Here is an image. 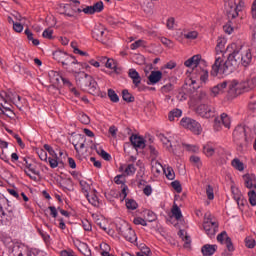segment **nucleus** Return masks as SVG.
Returning a JSON list of instances; mask_svg holds the SVG:
<instances>
[{
	"label": "nucleus",
	"instance_id": "nucleus-1",
	"mask_svg": "<svg viewBox=\"0 0 256 256\" xmlns=\"http://www.w3.org/2000/svg\"><path fill=\"white\" fill-rule=\"evenodd\" d=\"M226 51H228L229 55L225 62H223L220 56H216L210 72L213 77H217L218 75H231V73L237 70L240 63L243 67H249L251 61H253L251 49H247L241 53V46H237L235 43L230 44Z\"/></svg>",
	"mask_w": 256,
	"mask_h": 256
},
{
	"label": "nucleus",
	"instance_id": "nucleus-2",
	"mask_svg": "<svg viewBox=\"0 0 256 256\" xmlns=\"http://www.w3.org/2000/svg\"><path fill=\"white\" fill-rule=\"evenodd\" d=\"M247 129L249 128L243 125H238L233 132L234 142L236 143L238 151L240 152L245 151V149H247V146L249 145V139L247 138Z\"/></svg>",
	"mask_w": 256,
	"mask_h": 256
},
{
	"label": "nucleus",
	"instance_id": "nucleus-3",
	"mask_svg": "<svg viewBox=\"0 0 256 256\" xmlns=\"http://www.w3.org/2000/svg\"><path fill=\"white\" fill-rule=\"evenodd\" d=\"M248 86L249 83L247 82V80L242 82H239L237 80L231 81L228 89L229 97L235 99V97H238V95H241L242 93H247V91H251Z\"/></svg>",
	"mask_w": 256,
	"mask_h": 256
},
{
	"label": "nucleus",
	"instance_id": "nucleus-4",
	"mask_svg": "<svg viewBox=\"0 0 256 256\" xmlns=\"http://www.w3.org/2000/svg\"><path fill=\"white\" fill-rule=\"evenodd\" d=\"M22 165L26 167L27 170H24L25 174L32 179V181H37V177L41 175V172L37 169V164L31 158H22ZM36 175V176H35Z\"/></svg>",
	"mask_w": 256,
	"mask_h": 256
},
{
	"label": "nucleus",
	"instance_id": "nucleus-5",
	"mask_svg": "<svg viewBox=\"0 0 256 256\" xmlns=\"http://www.w3.org/2000/svg\"><path fill=\"white\" fill-rule=\"evenodd\" d=\"M180 125L184 127V129H189L194 135H201V131H203L201 124L193 118H182Z\"/></svg>",
	"mask_w": 256,
	"mask_h": 256
},
{
	"label": "nucleus",
	"instance_id": "nucleus-6",
	"mask_svg": "<svg viewBox=\"0 0 256 256\" xmlns=\"http://www.w3.org/2000/svg\"><path fill=\"white\" fill-rule=\"evenodd\" d=\"M118 231L126 241H129L130 243H137V234H135V230H133L129 224L120 226Z\"/></svg>",
	"mask_w": 256,
	"mask_h": 256
},
{
	"label": "nucleus",
	"instance_id": "nucleus-7",
	"mask_svg": "<svg viewBox=\"0 0 256 256\" xmlns=\"http://www.w3.org/2000/svg\"><path fill=\"white\" fill-rule=\"evenodd\" d=\"M245 8V1L239 0L237 4H229V9L226 10V15L228 19H237L239 13Z\"/></svg>",
	"mask_w": 256,
	"mask_h": 256
},
{
	"label": "nucleus",
	"instance_id": "nucleus-8",
	"mask_svg": "<svg viewBox=\"0 0 256 256\" xmlns=\"http://www.w3.org/2000/svg\"><path fill=\"white\" fill-rule=\"evenodd\" d=\"M196 113L204 119H211V117H215V107L207 104H200L196 108Z\"/></svg>",
	"mask_w": 256,
	"mask_h": 256
},
{
	"label": "nucleus",
	"instance_id": "nucleus-9",
	"mask_svg": "<svg viewBox=\"0 0 256 256\" xmlns=\"http://www.w3.org/2000/svg\"><path fill=\"white\" fill-rule=\"evenodd\" d=\"M203 229L208 237H215V233L219 230V224L212 222L211 218H206L203 223Z\"/></svg>",
	"mask_w": 256,
	"mask_h": 256
},
{
	"label": "nucleus",
	"instance_id": "nucleus-10",
	"mask_svg": "<svg viewBox=\"0 0 256 256\" xmlns=\"http://www.w3.org/2000/svg\"><path fill=\"white\" fill-rule=\"evenodd\" d=\"M201 62V55H194L184 62L185 67H193L192 75H195L201 67L199 63Z\"/></svg>",
	"mask_w": 256,
	"mask_h": 256
},
{
	"label": "nucleus",
	"instance_id": "nucleus-11",
	"mask_svg": "<svg viewBox=\"0 0 256 256\" xmlns=\"http://www.w3.org/2000/svg\"><path fill=\"white\" fill-rule=\"evenodd\" d=\"M92 37L93 39H96V41L103 43V41H105V37H107V34L105 33V27H103L101 24L96 25L92 30Z\"/></svg>",
	"mask_w": 256,
	"mask_h": 256
},
{
	"label": "nucleus",
	"instance_id": "nucleus-12",
	"mask_svg": "<svg viewBox=\"0 0 256 256\" xmlns=\"http://www.w3.org/2000/svg\"><path fill=\"white\" fill-rule=\"evenodd\" d=\"M62 65L70 73H75L76 68L73 67V65H79V61H77L74 56H69V54H67V57L64 58Z\"/></svg>",
	"mask_w": 256,
	"mask_h": 256
},
{
	"label": "nucleus",
	"instance_id": "nucleus-13",
	"mask_svg": "<svg viewBox=\"0 0 256 256\" xmlns=\"http://www.w3.org/2000/svg\"><path fill=\"white\" fill-rule=\"evenodd\" d=\"M93 77L85 72H78L76 74V83L81 87H88Z\"/></svg>",
	"mask_w": 256,
	"mask_h": 256
},
{
	"label": "nucleus",
	"instance_id": "nucleus-14",
	"mask_svg": "<svg viewBox=\"0 0 256 256\" xmlns=\"http://www.w3.org/2000/svg\"><path fill=\"white\" fill-rule=\"evenodd\" d=\"M130 143L134 149H145V139L139 135L132 134L130 136Z\"/></svg>",
	"mask_w": 256,
	"mask_h": 256
},
{
	"label": "nucleus",
	"instance_id": "nucleus-15",
	"mask_svg": "<svg viewBox=\"0 0 256 256\" xmlns=\"http://www.w3.org/2000/svg\"><path fill=\"white\" fill-rule=\"evenodd\" d=\"M161 79H163V72L159 71V70H154L150 73L149 77H148V85H157V83H159V81H161Z\"/></svg>",
	"mask_w": 256,
	"mask_h": 256
},
{
	"label": "nucleus",
	"instance_id": "nucleus-16",
	"mask_svg": "<svg viewBox=\"0 0 256 256\" xmlns=\"http://www.w3.org/2000/svg\"><path fill=\"white\" fill-rule=\"evenodd\" d=\"M244 178V184L247 189H256V176L255 174H246L243 176Z\"/></svg>",
	"mask_w": 256,
	"mask_h": 256
},
{
	"label": "nucleus",
	"instance_id": "nucleus-17",
	"mask_svg": "<svg viewBox=\"0 0 256 256\" xmlns=\"http://www.w3.org/2000/svg\"><path fill=\"white\" fill-rule=\"evenodd\" d=\"M9 256H25V245L23 244H14Z\"/></svg>",
	"mask_w": 256,
	"mask_h": 256
},
{
	"label": "nucleus",
	"instance_id": "nucleus-18",
	"mask_svg": "<svg viewBox=\"0 0 256 256\" xmlns=\"http://www.w3.org/2000/svg\"><path fill=\"white\" fill-rule=\"evenodd\" d=\"M128 77L132 79L133 85H135V87H139V85H141V75H139V72H137V70L133 68L129 69Z\"/></svg>",
	"mask_w": 256,
	"mask_h": 256
},
{
	"label": "nucleus",
	"instance_id": "nucleus-19",
	"mask_svg": "<svg viewBox=\"0 0 256 256\" xmlns=\"http://www.w3.org/2000/svg\"><path fill=\"white\" fill-rule=\"evenodd\" d=\"M225 45H227V39L218 38L217 45L215 48L216 55H219V54L225 55ZM226 52L229 53V51H227V50H226Z\"/></svg>",
	"mask_w": 256,
	"mask_h": 256
},
{
	"label": "nucleus",
	"instance_id": "nucleus-20",
	"mask_svg": "<svg viewBox=\"0 0 256 256\" xmlns=\"http://www.w3.org/2000/svg\"><path fill=\"white\" fill-rule=\"evenodd\" d=\"M159 139L168 151H171V152H173L174 155H177V151H175V149H173V144H171V138H168V137L164 136L163 134H160Z\"/></svg>",
	"mask_w": 256,
	"mask_h": 256
},
{
	"label": "nucleus",
	"instance_id": "nucleus-21",
	"mask_svg": "<svg viewBox=\"0 0 256 256\" xmlns=\"http://www.w3.org/2000/svg\"><path fill=\"white\" fill-rule=\"evenodd\" d=\"M215 251H217V245L206 244L201 248V253L203 256L215 255Z\"/></svg>",
	"mask_w": 256,
	"mask_h": 256
},
{
	"label": "nucleus",
	"instance_id": "nucleus-22",
	"mask_svg": "<svg viewBox=\"0 0 256 256\" xmlns=\"http://www.w3.org/2000/svg\"><path fill=\"white\" fill-rule=\"evenodd\" d=\"M203 153L206 157H213L215 155V144L208 142L203 146Z\"/></svg>",
	"mask_w": 256,
	"mask_h": 256
},
{
	"label": "nucleus",
	"instance_id": "nucleus-23",
	"mask_svg": "<svg viewBox=\"0 0 256 256\" xmlns=\"http://www.w3.org/2000/svg\"><path fill=\"white\" fill-rule=\"evenodd\" d=\"M227 89V81L221 82L212 88L213 95H221Z\"/></svg>",
	"mask_w": 256,
	"mask_h": 256
},
{
	"label": "nucleus",
	"instance_id": "nucleus-24",
	"mask_svg": "<svg viewBox=\"0 0 256 256\" xmlns=\"http://www.w3.org/2000/svg\"><path fill=\"white\" fill-rule=\"evenodd\" d=\"M97 191L94 190L91 194L87 193L86 198L88 202L93 205V207H99V197H97Z\"/></svg>",
	"mask_w": 256,
	"mask_h": 256
},
{
	"label": "nucleus",
	"instance_id": "nucleus-25",
	"mask_svg": "<svg viewBox=\"0 0 256 256\" xmlns=\"http://www.w3.org/2000/svg\"><path fill=\"white\" fill-rule=\"evenodd\" d=\"M231 165L236 171H245V164L239 158H234L231 161Z\"/></svg>",
	"mask_w": 256,
	"mask_h": 256
},
{
	"label": "nucleus",
	"instance_id": "nucleus-26",
	"mask_svg": "<svg viewBox=\"0 0 256 256\" xmlns=\"http://www.w3.org/2000/svg\"><path fill=\"white\" fill-rule=\"evenodd\" d=\"M220 123L224 125L226 129H231V118L226 113L221 114Z\"/></svg>",
	"mask_w": 256,
	"mask_h": 256
},
{
	"label": "nucleus",
	"instance_id": "nucleus-27",
	"mask_svg": "<svg viewBox=\"0 0 256 256\" xmlns=\"http://www.w3.org/2000/svg\"><path fill=\"white\" fill-rule=\"evenodd\" d=\"M77 249L80 251V253H82V255L91 256V249L87 243H80L79 246H77Z\"/></svg>",
	"mask_w": 256,
	"mask_h": 256
},
{
	"label": "nucleus",
	"instance_id": "nucleus-28",
	"mask_svg": "<svg viewBox=\"0 0 256 256\" xmlns=\"http://www.w3.org/2000/svg\"><path fill=\"white\" fill-rule=\"evenodd\" d=\"M65 57H67V53L63 52L61 50L53 52V58L55 61H58V63H63L65 61Z\"/></svg>",
	"mask_w": 256,
	"mask_h": 256
},
{
	"label": "nucleus",
	"instance_id": "nucleus-29",
	"mask_svg": "<svg viewBox=\"0 0 256 256\" xmlns=\"http://www.w3.org/2000/svg\"><path fill=\"white\" fill-rule=\"evenodd\" d=\"M183 115V111L181 109H174L169 112L168 119L169 121H175V119H179Z\"/></svg>",
	"mask_w": 256,
	"mask_h": 256
},
{
	"label": "nucleus",
	"instance_id": "nucleus-30",
	"mask_svg": "<svg viewBox=\"0 0 256 256\" xmlns=\"http://www.w3.org/2000/svg\"><path fill=\"white\" fill-rule=\"evenodd\" d=\"M122 99L123 101H126V103H133L135 101V96L129 93V90L124 89L122 91Z\"/></svg>",
	"mask_w": 256,
	"mask_h": 256
},
{
	"label": "nucleus",
	"instance_id": "nucleus-31",
	"mask_svg": "<svg viewBox=\"0 0 256 256\" xmlns=\"http://www.w3.org/2000/svg\"><path fill=\"white\" fill-rule=\"evenodd\" d=\"M196 73H199L200 81H202V83H207V80L209 79V72L207 70L199 68L196 70Z\"/></svg>",
	"mask_w": 256,
	"mask_h": 256
},
{
	"label": "nucleus",
	"instance_id": "nucleus-32",
	"mask_svg": "<svg viewBox=\"0 0 256 256\" xmlns=\"http://www.w3.org/2000/svg\"><path fill=\"white\" fill-rule=\"evenodd\" d=\"M7 205V207H5L6 209V221L7 223H9L10 221H12L14 214H13V207H11V205H9V201L8 204H5V206Z\"/></svg>",
	"mask_w": 256,
	"mask_h": 256
},
{
	"label": "nucleus",
	"instance_id": "nucleus-33",
	"mask_svg": "<svg viewBox=\"0 0 256 256\" xmlns=\"http://www.w3.org/2000/svg\"><path fill=\"white\" fill-rule=\"evenodd\" d=\"M234 22L235 19H230L229 22L223 27V30L225 31V33H228V35H231V33H233V29L235 28V26H233Z\"/></svg>",
	"mask_w": 256,
	"mask_h": 256
},
{
	"label": "nucleus",
	"instance_id": "nucleus-34",
	"mask_svg": "<svg viewBox=\"0 0 256 256\" xmlns=\"http://www.w3.org/2000/svg\"><path fill=\"white\" fill-rule=\"evenodd\" d=\"M108 97L112 103H119V95L113 89H108Z\"/></svg>",
	"mask_w": 256,
	"mask_h": 256
},
{
	"label": "nucleus",
	"instance_id": "nucleus-35",
	"mask_svg": "<svg viewBox=\"0 0 256 256\" xmlns=\"http://www.w3.org/2000/svg\"><path fill=\"white\" fill-rule=\"evenodd\" d=\"M172 215L175 217V219L179 220L181 217H183V214L181 213V208L177 206V204L173 205L172 208Z\"/></svg>",
	"mask_w": 256,
	"mask_h": 256
},
{
	"label": "nucleus",
	"instance_id": "nucleus-36",
	"mask_svg": "<svg viewBox=\"0 0 256 256\" xmlns=\"http://www.w3.org/2000/svg\"><path fill=\"white\" fill-rule=\"evenodd\" d=\"M78 120L80 121V123H82L83 125H89V123H91V118H89L87 116V114L85 113H80L78 115Z\"/></svg>",
	"mask_w": 256,
	"mask_h": 256
},
{
	"label": "nucleus",
	"instance_id": "nucleus-37",
	"mask_svg": "<svg viewBox=\"0 0 256 256\" xmlns=\"http://www.w3.org/2000/svg\"><path fill=\"white\" fill-rule=\"evenodd\" d=\"M248 198H249L250 205H252V207H256V191L255 190H250L248 192Z\"/></svg>",
	"mask_w": 256,
	"mask_h": 256
},
{
	"label": "nucleus",
	"instance_id": "nucleus-38",
	"mask_svg": "<svg viewBox=\"0 0 256 256\" xmlns=\"http://www.w3.org/2000/svg\"><path fill=\"white\" fill-rule=\"evenodd\" d=\"M105 67H107V69H113V71L117 73V63H115V60L108 58L105 63Z\"/></svg>",
	"mask_w": 256,
	"mask_h": 256
},
{
	"label": "nucleus",
	"instance_id": "nucleus-39",
	"mask_svg": "<svg viewBox=\"0 0 256 256\" xmlns=\"http://www.w3.org/2000/svg\"><path fill=\"white\" fill-rule=\"evenodd\" d=\"M164 173L167 179H169L170 181H173V179H175V171L172 167H167L166 169H164Z\"/></svg>",
	"mask_w": 256,
	"mask_h": 256
},
{
	"label": "nucleus",
	"instance_id": "nucleus-40",
	"mask_svg": "<svg viewBox=\"0 0 256 256\" xmlns=\"http://www.w3.org/2000/svg\"><path fill=\"white\" fill-rule=\"evenodd\" d=\"M146 219L149 221V223H153V221H157V214L155 212L148 210L145 212Z\"/></svg>",
	"mask_w": 256,
	"mask_h": 256
},
{
	"label": "nucleus",
	"instance_id": "nucleus-41",
	"mask_svg": "<svg viewBox=\"0 0 256 256\" xmlns=\"http://www.w3.org/2000/svg\"><path fill=\"white\" fill-rule=\"evenodd\" d=\"M126 207H127V209H131V211H135V209H137V207H139V205L137 204V202L135 200L127 199Z\"/></svg>",
	"mask_w": 256,
	"mask_h": 256
},
{
	"label": "nucleus",
	"instance_id": "nucleus-42",
	"mask_svg": "<svg viewBox=\"0 0 256 256\" xmlns=\"http://www.w3.org/2000/svg\"><path fill=\"white\" fill-rule=\"evenodd\" d=\"M92 9H93L94 13H101V11H103V9H105V6L103 5V1L96 2L92 6Z\"/></svg>",
	"mask_w": 256,
	"mask_h": 256
},
{
	"label": "nucleus",
	"instance_id": "nucleus-43",
	"mask_svg": "<svg viewBox=\"0 0 256 256\" xmlns=\"http://www.w3.org/2000/svg\"><path fill=\"white\" fill-rule=\"evenodd\" d=\"M58 157H48V163L51 167V169H57L59 167V160H57Z\"/></svg>",
	"mask_w": 256,
	"mask_h": 256
},
{
	"label": "nucleus",
	"instance_id": "nucleus-44",
	"mask_svg": "<svg viewBox=\"0 0 256 256\" xmlns=\"http://www.w3.org/2000/svg\"><path fill=\"white\" fill-rule=\"evenodd\" d=\"M139 47H145V41L140 39L135 41L134 43H132L130 45V49H132V51H135V49H139Z\"/></svg>",
	"mask_w": 256,
	"mask_h": 256
},
{
	"label": "nucleus",
	"instance_id": "nucleus-45",
	"mask_svg": "<svg viewBox=\"0 0 256 256\" xmlns=\"http://www.w3.org/2000/svg\"><path fill=\"white\" fill-rule=\"evenodd\" d=\"M86 87H88L89 88V91H90V93H97V87H98V85H97V81H95V79H91V81H90V83L88 84V86H86Z\"/></svg>",
	"mask_w": 256,
	"mask_h": 256
},
{
	"label": "nucleus",
	"instance_id": "nucleus-46",
	"mask_svg": "<svg viewBox=\"0 0 256 256\" xmlns=\"http://www.w3.org/2000/svg\"><path fill=\"white\" fill-rule=\"evenodd\" d=\"M135 171H137V168H135V165L128 164L124 170V173H126V175L128 176H131V175H135Z\"/></svg>",
	"mask_w": 256,
	"mask_h": 256
},
{
	"label": "nucleus",
	"instance_id": "nucleus-47",
	"mask_svg": "<svg viewBox=\"0 0 256 256\" xmlns=\"http://www.w3.org/2000/svg\"><path fill=\"white\" fill-rule=\"evenodd\" d=\"M171 187L176 191V193H181V191H183L181 182H179L178 180L171 182Z\"/></svg>",
	"mask_w": 256,
	"mask_h": 256
},
{
	"label": "nucleus",
	"instance_id": "nucleus-48",
	"mask_svg": "<svg viewBox=\"0 0 256 256\" xmlns=\"http://www.w3.org/2000/svg\"><path fill=\"white\" fill-rule=\"evenodd\" d=\"M230 237L227 235V232L223 231L217 236L218 243H226L227 239Z\"/></svg>",
	"mask_w": 256,
	"mask_h": 256
},
{
	"label": "nucleus",
	"instance_id": "nucleus-49",
	"mask_svg": "<svg viewBox=\"0 0 256 256\" xmlns=\"http://www.w3.org/2000/svg\"><path fill=\"white\" fill-rule=\"evenodd\" d=\"M161 169H163V165H161L159 161H152V171H155L156 173H161Z\"/></svg>",
	"mask_w": 256,
	"mask_h": 256
},
{
	"label": "nucleus",
	"instance_id": "nucleus-50",
	"mask_svg": "<svg viewBox=\"0 0 256 256\" xmlns=\"http://www.w3.org/2000/svg\"><path fill=\"white\" fill-rule=\"evenodd\" d=\"M232 193H233L234 200L237 202L238 205H241V198L243 197L241 195V192H239V190L236 189V190H232Z\"/></svg>",
	"mask_w": 256,
	"mask_h": 256
},
{
	"label": "nucleus",
	"instance_id": "nucleus-51",
	"mask_svg": "<svg viewBox=\"0 0 256 256\" xmlns=\"http://www.w3.org/2000/svg\"><path fill=\"white\" fill-rule=\"evenodd\" d=\"M206 195L210 201H213V199H215V194L213 193V187L211 185H208L206 187Z\"/></svg>",
	"mask_w": 256,
	"mask_h": 256
},
{
	"label": "nucleus",
	"instance_id": "nucleus-52",
	"mask_svg": "<svg viewBox=\"0 0 256 256\" xmlns=\"http://www.w3.org/2000/svg\"><path fill=\"white\" fill-rule=\"evenodd\" d=\"M42 37L44 39H53V29L51 28H48V29H45L42 33Z\"/></svg>",
	"mask_w": 256,
	"mask_h": 256
},
{
	"label": "nucleus",
	"instance_id": "nucleus-53",
	"mask_svg": "<svg viewBox=\"0 0 256 256\" xmlns=\"http://www.w3.org/2000/svg\"><path fill=\"white\" fill-rule=\"evenodd\" d=\"M97 153L104 159V161H109L111 159V154L107 153L104 149L98 150Z\"/></svg>",
	"mask_w": 256,
	"mask_h": 256
},
{
	"label": "nucleus",
	"instance_id": "nucleus-54",
	"mask_svg": "<svg viewBox=\"0 0 256 256\" xmlns=\"http://www.w3.org/2000/svg\"><path fill=\"white\" fill-rule=\"evenodd\" d=\"M114 183H116V185H122L123 187L125 185V177L123 174L115 176Z\"/></svg>",
	"mask_w": 256,
	"mask_h": 256
},
{
	"label": "nucleus",
	"instance_id": "nucleus-55",
	"mask_svg": "<svg viewBox=\"0 0 256 256\" xmlns=\"http://www.w3.org/2000/svg\"><path fill=\"white\" fill-rule=\"evenodd\" d=\"M134 225H142V227H147V221L141 217H136L133 220Z\"/></svg>",
	"mask_w": 256,
	"mask_h": 256
},
{
	"label": "nucleus",
	"instance_id": "nucleus-56",
	"mask_svg": "<svg viewBox=\"0 0 256 256\" xmlns=\"http://www.w3.org/2000/svg\"><path fill=\"white\" fill-rule=\"evenodd\" d=\"M226 245V249L227 251H229V253H233V251H235V246H233V242L231 241V238H227L226 242H224Z\"/></svg>",
	"mask_w": 256,
	"mask_h": 256
},
{
	"label": "nucleus",
	"instance_id": "nucleus-57",
	"mask_svg": "<svg viewBox=\"0 0 256 256\" xmlns=\"http://www.w3.org/2000/svg\"><path fill=\"white\" fill-rule=\"evenodd\" d=\"M185 39H197L199 37V33L197 31H190L184 34Z\"/></svg>",
	"mask_w": 256,
	"mask_h": 256
},
{
	"label": "nucleus",
	"instance_id": "nucleus-58",
	"mask_svg": "<svg viewBox=\"0 0 256 256\" xmlns=\"http://www.w3.org/2000/svg\"><path fill=\"white\" fill-rule=\"evenodd\" d=\"M252 18L256 21V0L253 1L251 7ZM253 39H256V33L253 34Z\"/></svg>",
	"mask_w": 256,
	"mask_h": 256
},
{
	"label": "nucleus",
	"instance_id": "nucleus-59",
	"mask_svg": "<svg viewBox=\"0 0 256 256\" xmlns=\"http://www.w3.org/2000/svg\"><path fill=\"white\" fill-rule=\"evenodd\" d=\"M44 149H45V151H47L49 153V155H51V157L57 158V153L55 152L53 147H51L49 144H45Z\"/></svg>",
	"mask_w": 256,
	"mask_h": 256
},
{
	"label": "nucleus",
	"instance_id": "nucleus-60",
	"mask_svg": "<svg viewBox=\"0 0 256 256\" xmlns=\"http://www.w3.org/2000/svg\"><path fill=\"white\" fill-rule=\"evenodd\" d=\"M140 247H142V249H141V252H138V253H142V255H146V256L151 255V249H149V247H147V245L140 244Z\"/></svg>",
	"mask_w": 256,
	"mask_h": 256
},
{
	"label": "nucleus",
	"instance_id": "nucleus-61",
	"mask_svg": "<svg viewBox=\"0 0 256 256\" xmlns=\"http://www.w3.org/2000/svg\"><path fill=\"white\" fill-rule=\"evenodd\" d=\"M246 247L248 249H253L255 248V239L253 238H246L245 239Z\"/></svg>",
	"mask_w": 256,
	"mask_h": 256
},
{
	"label": "nucleus",
	"instance_id": "nucleus-62",
	"mask_svg": "<svg viewBox=\"0 0 256 256\" xmlns=\"http://www.w3.org/2000/svg\"><path fill=\"white\" fill-rule=\"evenodd\" d=\"M170 91H173V84H171V83H168L161 87L162 93H170Z\"/></svg>",
	"mask_w": 256,
	"mask_h": 256
},
{
	"label": "nucleus",
	"instance_id": "nucleus-63",
	"mask_svg": "<svg viewBox=\"0 0 256 256\" xmlns=\"http://www.w3.org/2000/svg\"><path fill=\"white\" fill-rule=\"evenodd\" d=\"M198 101H201L202 103H207V93L205 92H199L197 96Z\"/></svg>",
	"mask_w": 256,
	"mask_h": 256
},
{
	"label": "nucleus",
	"instance_id": "nucleus-64",
	"mask_svg": "<svg viewBox=\"0 0 256 256\" xmlns=\"http://www.w3.org/2000/svg\"><path fill=\"white\" fill-rule=\"evenodd\" d=\"M246 81L248 83V87L250 88V91H251V89H255V87H256V77H253L251 79H247Z\"/></svg>",
	"mask_w": 256,
	"mask_h": 256
}]
</instances>
